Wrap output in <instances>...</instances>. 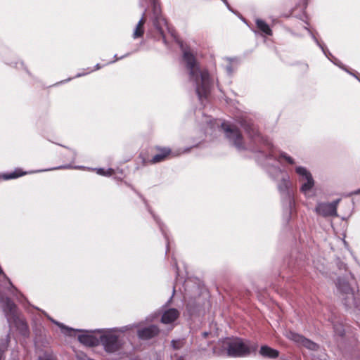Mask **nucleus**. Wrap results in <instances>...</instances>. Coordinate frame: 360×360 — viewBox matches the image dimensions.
Returning a JSON list of instances; mask_svg holds the SVG:
<instances>
[{"mask_svg":"<svg viewBox=\"0 0 360 360\" xmlns=\"http://www.w3.org/2000/svg\"><path fill=\"white\" fill-rule=\"evenodd\" d=\"M240 126L248 135L250 143L246 145L243 136L236 127L225 122L221 123V129L229 144L238 152L250 150L258 153L259 164L266 171L273 179H276L283 173L278 166V159L274 155V144L271 141L263 136L257 126L249 117H242L238 120Z\"/></svg>","mask_w":360,"mask_h":360,"instance_id":"1","label":"nucleus"},{"mask_svg":"<svg viewBox=\"0 0 360 360\" xmlns=\"http://www.w3.org/2000/svg\"><path fill=\"white\" fill-rule=\"evenodd\" d=\"M183 59L188 72L189 81L195 86L199 101L202 103L203 100L207 99L212 86L209 72L206 69L200 68L195 56L189 51H184Z\"/></svg>","mask_w":360,"mask_h":360,"instance_id":"2","label":"nucleus"},{"mask_svg":"<svg viewBox=\"0 0 360 360\" xmlns=\"http://www.w3.org/2000/svg\"><path fill=\"white\" fill-rule=\"evenodd\" d=\"M354 280V275L348 271L343 277L339 276L337 279L336 286L341 294L342 301L347 308L354 307L360 310V300L357 297L354 289L351 287L349 280Z\"/></svg>","mask_w":360,"mask_h":360,"instance_id":"3","label":"nucleus"},{"mask_svg":"<svg viewBox=\"0 0 360 360\" xmlns=\"http://www.w3.org/2000/svg\"><path fill=\"white\" fill-rule=\"evenodd\" d=\"M290 185L289 176L285 175L281 178L277 186L281 197L283 217L287 222L291 219V212L295 205L294 196L290 189Z\"/></svg>","mask_w":360,"mask_h":360,"instance_id":"4","label":"nucleus"},{"mask_svg":"<svg viewBox=\"0 0 360 360\" xmlns=\"http://www.w3.org/2000/svg\"><path fill=\"white\" fill-rule=\"evenodd\" d=\"M223 347L226 350L227 356L230 357H244L251 353L249 346L239 338H226L223 341Z\"/></svg>","mask_w":360,"mask_h":360,"instance_id":"5","label":"nucleus"},{"mask_svg":"<svg viewBox=\"0 0 360 360\" xmlns=\"http://www.w3.org/2000/svg\"><path fill=\"white\" fill-rule=\"evenodd\" d=\"M295 170L299 176V182L300 183V191L305 197H308L309 192L315 185L313 176L310 171L303 166H297Z\"/></svg>","mask_w":360,"mask_h":360,"instance_id":"6","label":"nucleus"},{"mask_svg":"<svg viewBox=\"0 0 360 360\" xmlns=\"http://www.w3.org/2000/svg\"><path fill=\"white\" fill-rule=\"evenodd\" d=\"M100 344L103 346L105 351L108 353L117 352L122 347L119 336L113 330L103 331L100 335Z\"/></svg>","mask_w":360,"mask_h":360,"instance_id":"7","label":"nucleus"},{"mask_svg":"<svg viewBox=\"0 0 360 360\" xmlns=\"http://www.w3.org/2000/svg\"><path fill=\"white\" fill-rule=\"evenodd\" d=\"M155 149L158 150V153L155 155L151 159L146 158L143 154L141 153L139 156V159L141 160L143 166L147 165L148 163L156 164L166 160L168 157L173 155V153L169 147H160L156 146Z\"/></svg>","mask_w":360,"mask_h":360,"instance_id":"8","label":"nucleus"},{"mask_svg":"<svg viewBox=\"0 0 360 360\" xmlns=\"http://www.w3.org/2000/svg\"><path fill=\"white\" fill-rule=\"evenodd\" d=\"M340 199H337L331 202H319L314 209L315 212L323 217H338L337 208Z\"/></svg>","mask_w":360,"mask_h":360,"instance_id":"9","label":"nucleus"},{"mask_svg":"<svg viewBox=\"0 0 360 360\" xmlns=\"http://www.w3.org/2000/svg\"><path fill=\"white\" fill-rule=\"evenodd\" d=\"M160 333L161 329L155 324H150L136 329V336L143 341L153 340L160 335Z\"/></svg>","mask_w":360,"mask_h":360,"instance_id":"10","label":"nucleus"},{"mask_svg":"<svg viewBox=\"0 0 360 360\" xmlns=\"http://www.w3.org/2000/svg\"><path fill=\"white\" fill-rule=\"evenodd\" d=\"M19 333L24 338H28L30 335L28 323L24 317L19 315L11 319Z\"/></svg>","mask_w":360,"mask_h":360,"instance_id":"11","label":"nucleus"},{"mask_svg":"<svg viewBox=\"0 0 360 360\" xmlns=\"http://www.w3.org/2000/svg\"><path fill=\"white\" fill-rule=\"evenodd\" d=\"M180 316V312L175 308H169L163 311L160 321L163 324H170L176 321Z\"/></svg>","mask_w":360,"mask_h":360,"instance_id":"12","label":"nucleus"},{"mask_svg":"<svg viewBox=\"0 0 360 360\" xmlns=\"http://www.w3.org/2000/svg\"><path fill=\"white\" fill-rule=\"evenodd\" d=\"M290 338L297 342H300L310 350H316L318 345L304 336L295 333H290Z\"/></svg>","mask_w":360,"mask_h":360,"instance_id":"13","label":"nucleus"},{"mask_svg":"<svg viewBox=\"0 0 360 360\" xmlns=\"http://www.w3.org/2000/svg\"><path fill=\"white\" fill-rule=\"evenodd\" d=\"M79 341L89 347H96L100 345V337L98 338L92 334H82L78 336Z\"/></svg>","mask_w":360,"mask_h":360,"instance_id":"14","label":"nucleus"},{"mask_svg":"<svg viewBox=\"0 0 360 360\" xmlns=\"http://www.w3.org/2000/svg\"><path fill=\"white\" fill-rule=\"evenodd\" d=\"M148 210L150 212V214H152L154 220L158 225L159 229L166 240V255H167L169 250L170 242H169V236H168L167 230H166V227L165 226V224L160 221V219L158 218V216H156L150 209H148Z\"/></svg>","mask_w":360,"mask_h":360,"instance_id":"15","label":"nucleus"},{"mask_svg":"<svg viewBox=\"0 0 360 360\" xmlns=\"http://www.w3.org/2000/svg\"><path fill=\"white\" fill-rule=\"evenodd\" d=\"M259 354L265 358L276 359L279 356V352L268 345H262L259 349Z\"/></svg>","mask_w":360,"mask_h":360,"instance_id":"16","label":"nucleus"},{"mask_svg":"<svg viewBox=\"0 0 360 360\" xmlns=\"http://www.w3.org/2000/svg\"><path fill=\"white\" fill-rule=\"evenodd\" d=\"M28 172H24L21 168H16L13 172L0 174V179L8 180L16 179L27 174Z\"/></svg>","mask_w":360,"mask_h":360,"instance_id":"17","label":"nucleus"},{"mask_svg":"<svg viewBox=\"0 0 360 360\" xmlns=\"http://www.w3.org/2000/svg\"><path fill=\"white\" fill-rule=\"evenodd\" d=\"M255 24L259 30V31L264 35L271 36L272 30L270 28L269 25L262 19H256Z\"/></svg>","mask_w":360,"mask_h":360,"instance_id":"18","label":"nucleus"},{"mask_svg":"<svg viewBox=\"0 0 360 360\" xmlns=\"http://www.w3.org/2000/svg\"><path fill=\"white\" fill-rule=\"evenodd\" d=\"M227 60L229 61V63L225 66L224 69L226 70V74L229 77H231L232 75L233 74L234 71L237 68V65H234L233 64V62H236L237 63L238 62V59L236 58H228Z\"/></svg>","mask_w":360,"mask_h":360,"instance_id":"19","label":"nucleus"},{"mask_svg":"<svg viewBox=\"0 0 360 360\" xmlns=\"http://www.w3.org/2000/svg\"><path fill=\"white\" fill-rule=\"evenodd\" d=\"M94 170L98 174L101 176H110L115 174V170L112 168H108L107 169L104 168H96Z\"/></svg>","mask_w":360,"mask_h":360,"instance_id":"20","label":"nucleus"},{"mask_svg":"<svg viewBox=\"0 0 360 360\" xmlns=\"http://www.w3.org/2000/svg\"><path fill=\"white\" fill-rule=\"evenodd\" d=\"M304 28L307 30L309 34L311 36L314 41L316 44V45L321 49L323 53H325L327 51V48L324 46L323 44H321L318 39L315 37L313 32L309 30L307 27H304Z\"/></svg>","mask_w":360,"mask_h":360,"instance_id":"21","label":"nucleus"},{"mask_svg":"<svg viewBox=\"0 0 360 360\" xmlns=\"http://www.w3.org/2000/svg\"><path fill=\"white\" fill-rule=\"evenodd\" d=\"M185 345L184 339L172 340L171 341V346L173 349L178 350L184 347Z\"/></svg>","mask_w":360,"mask_h":360,"instance_id":"22","label":"nucleus"},{"mask_svg":"<svg viewBox=\"0 0 360 360\" xmlns=\"http://www.w3.org/2000/svg\"><path fill=\"white\" fill-rule=\"evenodd\" d=\"M329 60L334 64L336 66L339 67L340 68H341L342 70H343L344 71H345L347 73H350V70H349L345 65H344L341 61L338 59L337 58H335V56H332L331 58H329Z\"/></svg>","mask_w":360,"mask_h":360,"instance_id":"23","label":"nucleus"},{"mask_svg":"<svg viewBox=\"0 0 360 360\" xmlns=\"http://www.w3.org/2000/svg\"><path fill=\"white\" fill-rule=\"evenodd\" d=\"M279 158L285 160L289 165H293L295 164V160L285 152H281Z\"/></svg>","mask_w":360,"mask_h":360,"instance_id":"24","label":"nucleus"},{"mask_svg":"<svg viewBox=\"0 0 360 360\" xmlns=\"http://www.w3.org/2000/svg\"><path fill=\"white\" fill-rule=\"evenodd\" d=\"M334 331L336 335L342 337L345 335V330L341 324H335L333 326Z\"/></svg>","mask_w":360,"mask_h":360,"instance_id":"25","label":"nucleus"},{"mask_svg":"<svg viewBox=\"0 0 360 360\" xmlns=\"http://www.w3.org/2000/svg\"><path fill=\"white\" fill-rule=\"evenodd\" d=\"M337 265L340 270H345L346 272H347V266L345 263L340 260H338L337 262Z\"/></svg>","mask_w":360,"mask_h":360,"instance_id":"26","label":"nucleus"},{"mask_svg":"<svg viewBox=\"0 0 360 360\" xmlns=\"http://www.w3.org/2000/svg\"><path fill=\"white\" fill-rule=\"evenodd\" d=\"M0 274L3 275L4 278L6 279L10 284L11 287L15 290H17V288L13 285L9 278L5 274V273L3 271L1 267L0 266Z\"/></svg>","mask_w":360,"mask_h":360,"instance_id":"27","label":"nucleus"},{"mask_svg":"<svg viewBox=\"0 0 360 360\" xmlns=\"http://www.w3.org/2000/svg\"><path fill=\"white\" fill-rule=\"evenodd\" d=\"M175 294V287L174 286L173 287V290H172V296L169 297V299L165 302V304L163 305V307H167L169 305H170L172 301V299H173V297Z\"/></svg>","mask_w":360,"mask_h":360,"instance_id":"28","label":"nucleus"},{"mask_svg":"<svg viewBox=\"0 0 360 360\" xmlns=\"http://www.w3.org/2000/svg\"><path fill=\"white\" fill-rule=\"evenodd\" d=\"M172 265L176 269V274L178 276L179 275V266L177 264V261L174 257H172Z\"/></svg>","mask_w":360,"mask_h":360,"instance_id":"29","label":"nucleus"},{"mask_svg":"<svg viewBox=\"0 0 360 360\" xmlns=\"http://www.w3.org/2000/svg\"><path fill=\"white\" fill-rule=\"evenodd\" d=\"M157 317L158 315L156 314H151L146 317V321L148 322H153L155 320Z\"/></svg>","mask_w":360,"mask_h":360,"instance_id":"30","label":"nucleus"},{"mask_svg":"<svg viewBox=\"0 0 360 360\" xmlns=\"http://www.w3.org/2000/svg\"><path fill=\"white\" fill-rule=\"evenodd\" d=\"M143 32V29L141 27H139V25H136V38L141 37Z\"/></svg>","mask_w":360,"mask_h":360,"instance_id":"31","label":"nucleus"},{"mask_svg":"<svg viewBox=\"0 0 360 360\" xmlns=\"http://www.w3.org/2000/svg\"><path fill=\"white\" fill-rule=\"evenodd\" d=\"M221 1H223V3L225 4V6L227 7V8H228L230 11H231V12L234 13V11H233V8L231 7V6L229 5V2H228V1H227V0H221Z\"/></svg>","mask_w":360,"mask_h":360,"instance_id":"32","label":"nucleus"},{"mask_svg":"<svg viewBox=\"0 0 360 360\" xmlns=\"http://www.w3.org/2000/svg\"><path fill=\"white\" fill-rule=\"evenodd\" d=\"M359 194H360V188L357 190L350 192L349 193H348L347 195V196H352L353 195H359Z\"/></svg>","mask_w":360,"mask_h":360,"instance_id":"33","label":"nucleus"},{"mask_svg":"<svg viewBox=\"0 0 360 360\" xmlns=\"http://www.w3.org/2000/svg\"><path fill=\"white\" fill-rule=\"evenodd\" d=\"M249 348L251 349V352H255L257 350L258 345L255 343L249 347Z\"/></svg>","mask_w":360,"mask_h":360,"instance_id":"34","label":"nucleus"},{"mask_svg":"<svg viewBox=\"0 0 360 360\" xmlns=\"http://www.w3.org/2000/svg\"><path fill=\"white\" fill-rule=\"evenodd\" d=\"M323 54L326 56V57H327L328 59L329 58H331L333 55L332 53L329 51V50L327 49V51L323 53Z\"/></svg>","mask_w":360,"mask_h":360,"instance_id":"35","label":"nucleus"},{"mask_svg":"<svg viewBox=\"0 0 360 360\" xmlns=\"http://www.w3.org/2000/svg\"><path fill=\"white\" fill-rule=\"evenodd\" d=\"M144 23V20H143V18H141L139 21L138 22V23L136 24V25H139V27H142V25Z\"/></svg>","mask_w":360,"mask_h":360,"instance_id":"36","label":"nucleus"},{"mask_svg":"<svg viewBox=\"0 0 360 360\" xmlns=\"http://www.w3.org/2000/svg\"><path fill=\"white\" fill-rule=\"evenodd\" d=\"M349 75H352L354 77H355L356 79H358L360 82V76H358L356 74L350 71Z\"/></svg>","mask_w":360,"mask_h":360,"instance_id":"37","label":"nucleus"},{"mask_svg":"<svg viewBox=\"0 0 360 360\" xmlns=\"http://www.w3.org/2000/svg\"><path fill=\"white\" fill-rule=\"evenodd\" d=\"M69 167H70V166L66 165V166H60V167H57L56 169H66V168H69Z\"/></svg>","mask_w":360,"mask_h":360,"instance_id":"38","label":"nucleus"},{"mask_svg":"<svg viewBox=\"0 0 360 360\" xmlns=\"http://www.w3.org/2000/svg\"><path fill=\"white\" fill-rule=\"evenodd\" d=\"M62 327L65 328L66 330H69L70 332L75 331V330H73L72 328L65 327L63 326Z\"/></svg>","mask_w":360,"mask_h":360,"instance_id":"39","label":"nucleus"},{"mask_svg":"<svg viewBox=\"0 0 360 360\" xmlns=\"http://www.w3.org/2000/svg\"><path fill=\"white\" fill-rule=\"evenodd\" d=\"M301 263H302V262H301V261H297V266L298 267L301 266L302 265V264H301Z\"/></svg>","mask_w":360,"mask_h":360,"instance_id":"40","label":"nucleus"},{"mask_svg":"<svg viewBox=\"0 0 360 360\" xmlns=\"http://www.w3.org/2000/svg\"><path fill=\"white\" fill-rule=\"evenodd\" d=\"M176 360H184L183 356H179Z\"/></svg>","mask_w":360,"mask_h":360,"instance_id":"41","label":"nucleus"},{"mask_svg":"<svg viewBox=\"0 0 360 360\" xmlns=\"http://www.w3.org/2000/svg\"><path fill=\"white\" fill-rule=\"evenodd\" d=\"M151 1L153 2V4H154V7L155 8V7H156V5H155V1H156V0H151Z\"/></svg>","mask_w":360,"mask_h":360,"instance_id":"42","label":"nucleus"},{"mask_svg":"<svg viewBox=\"0 0 360 360\" xmlns=\"http://www.w3.org/2000/svg\"><path fill=\"white\" fill-rule=\"evenodd\" d=\"M26 72H27V74H29L30 75H31L30 72L25 68Z\"/></svg>","mask_w":360,"mask_h":360,"instance_id":"43","label":"nucleus"},{"mask_svg":"<svg viewBox=\"0 0 360 360\" xmlns=\"http://www.w3.org/2000/svg\"><path fill=\"white\" fill-rule=\"evenodd\" d=\"M2 359V353L0 352V360Z\"/></svg>","mask_w":360,"mask_h":360,"instance_id":"44","label":"nucleus"},{"mask_svg":"<svg viewBox=\"0 0 360 360\" xmlns=\"http://www.w3.org/2000/svg\"><path fill=\"white\" fill-rule=\"evenodd\" d=\"M188 150H189V148H186L183 152H188Z\"/></svg>","mask_w":360,"mask_h":360,"instance_id":"45","label":"nucleus"},{"mask_svg":"<svg viewBox=\"0 0 360 360\" xmlns=\"http://www.w3.org/2000/svg\"><path fill=\"white\" fill-rule=\"evenodd\" d=\"M203 335H204L205 337H206L207 335V333L205 332V333H203Z\"/></svg>","mask_w":360,"mask_h":360,"instance_id":"46","label":"nucleus"},{"mask_svg":"<svg viewBox=\"0 0 360 360\" xmlns=\"http://www.w3.org/2000/svg\"><path fill=\"white\" fill-rule=\"evenodd\" d=\"M20 65L21 66H23V65H24L23 63H22V62H20Z\"/></svg>","mask_w":360,"mask_h":360,"instance_id":"47","label":"nucleus"},{"mask_svg":"<svg viewBox=\"0 0 360 360\" xmlns=\"http://www.w3.org/2000/svg\"><path fill=\"white\" fill-rule=\"evenodd\" d=\"M139 197L143 200V198L141 195H140Z\"/></svg>","mask_w":360,"mask_h":360,"instance_id":"48","label":"nucleus"}]
</instances>
